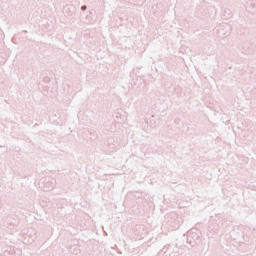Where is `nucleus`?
<instances>
[{"mask_svg": "<svg viewBox=\"0 0 256 256\" xmlns=\"http://www.w3.org/2000/svg\"><path fill=\"white\" fill-rule=\"evenodd\" d=\"M82 9H83V10H85V9H86V7L84 6V7H82Z\"/></svg>", "mask_w": 256, "mask_h": 256, "instance_id": "nucleus-1", "label": "nucleus"}]
</instances>
